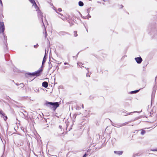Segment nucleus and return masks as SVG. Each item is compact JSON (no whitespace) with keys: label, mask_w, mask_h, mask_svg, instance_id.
Instances as JSON below:
<instances>
[{"label":"nucleus","mask_w":157,"mask_h":157,"mask_svg":"<svg viewBox=\"0 0 157 157\" xmlns=\"http://www.w3.org/2000/svg\"><path fill=\"white\" fill-rule=\"evenodd\" d=\"M47 104H50V105L53 106L55 107V109H56L57 107L59 106V104L58 102H49L47 103Z\"/></svg>","instance_id":"1"},{"label":"nucleus","mask_w":157,"mask_h":157,"mask_svg":"<svg viewBox=\"0 0 157 157\" xmlns=\"http://www.w3.org/2000/svg\"><path fill=\"white\" fill-rule=\"evenodd\" d=\"M0 30L1 33H3L4 30V24L3 22L0 23Z\"/></svg>","instance_id":"2"},{"label":"nucleus","mask_w":157,"mask_h":157,"mask_svg":"<svg viewBox=\"0 0 157 157\" xmlns=\"http://www.w3.org/2000/svg\"><path fill=\"white\" fill-rule=\"evenodd\" d=\"M135 59L138 63H140L142 61V59L140 57L135 58Z\"/></svg>","instance_id":"3"},{"label":"nucleus","mask_w":157,"mask_h":157,"mask_svg":"<svg viewBox=\"0 0 157 157\" xmlns=\"http://www.w3.org/2000/svg\"><path fill=\"white\" fill-rule=\"evenodd\" d=\"M31 3L33 4V6L35 8L36 10H37L38 9V7L36 5V4L34 0H29Z\"/></svg>","instance_id":"4"},{"label":"nucleus","mask_w":157,"mask_h":157,"mask_svg":"<svg viewBox=\"0 0 157 157\" xmlns=\"http://www.w3.org/2000/svg\"><path fill=\"white\" fill-rule=\"evenodd\" d=\"M42 70L41 69L33 73L32 75H36L38 76L40 75V73L42 71Z\"/></svg>","instance_id":"5"},{"label":"nucleus","mask_w":157,"mask_h":157,"mask_svg":"<svg viewBox=\"0 0 157 157\" xmlns=\"http://www.w3.org/2000/svg\"><path fill=\"white\" fill-rule=\"evenodd\" d=\"M48 84L47 82H44L42 83V86L45 88H46L48 86Z\"/></svg>","instance_id":"6"},{"label":"nucleus","mask_w":157,"mask_h":157,"mask_svg":"<svg viewBox=\"0 0 157 157\" xmlns=\"http://www.w3.org/2000/svg\"><path fill=\"white\" fill-rule=\"evenodd\" d=\"M114 153L116 154H117L119 155H121L123 153V151H114Z\"/></svg>","instance_id":"7"},{"label":"nucleus","mask_w":157,"mask_h":157,"mask_svg":"<svg viewBox=\"0 0 157 157\" xmlns=\"http://www.w3.org/2000/svg\"><path fill=\"white\" fill-rule=\"evenodd\" d=\"M78 4L80 6H83V3L81 1H80L79 2Z\"/></svg>","instance_id":"8"},{"label":"nucleus","mask_w":157,"mask_h":157,"mask_svg":"<svg viewBox=\"0 0 157 157\" xmlns=\"http://www.w3.org/2000/svg\"><path fill=\"white\" fill-rule=\"evenodd\" d=\"M46 58H45V56L44 58L43 61L42 62V64H43L44 63H45V61H46Z\"/></svg>","instance_id":"9"},{"label":"nucleus","mask_w":157,"mask_h":157,"mask_svg":"<svg viewBox=\"0 0 157 157\" xmlns=\"http://www.w3.org/2000/svg\"><path fill=\"white\" fill-rule=\"evenodd\" d=\"M2 117H3L5 121L7 119V117L5 116V114L4 116H2Z\"/></svg>","instance_id":"10"},{"label":"nucleus","mask_w":157,"mask_h":157,"mask_svg":"<svg viewBox=\"0 0 157 157\" xmlns=\"http://www.w3.org/2000/svg\"><path fill=\"white\" fill-rule=\"evenodd\" d=\"M139 90H135V91H132L131 92L132 93H136L137 92H138Z\"/></svg>","instance_id":"11"},{"label":"nucleus","mask_w":157,"mask_h":157,"mask_svg":"<svg viewBox=\"0 0 157 157\" xmlns=\"http://www.w3.org/2000/svg\"><path fill=\"white\" fill-rule=\"evenodd\" d=\"M145 132V131H141V134H142V135H144Z\"/></svg>","instance_id":"12"},{"label":"nucleus","mask_w":157,"mask_h":157,"mask_svg":"<svg viewBox=\"0 0 157 157\" xmlns=\"http://www.w3.org/2000/svg\"><path fill=\"white\" fill-rule=\"evenodd\" d=\"M0 113L1 114L2 116H4V113H3L2 111H0Z\"/></svg>","instance_id":"13"},{"label":"nucleus","mask_w":157,"mask_h":157,"mask_svg":"<svg viewBox=\"0 0 157 157\" xmlns=\"http://www.w3.org/2000/svg\"><path fill=\"white\" fill-rule=\"evenodd\" d=\"M58 11L59 12H61L62 11V10L61 8H59L58 10Z\"/></svg>","instance_id":"14"},{"label":"nucleus","mask_w":157,"mask_h":157,"mask_svg":"<svg viewBox=\"0 0 157 157\" xmlns=\"http://www.w3.org/2000/svg\"><path fill=\"white\" fill-rule=\"evenodd\" d=\"M87 155L85 154L83 156V157H86Z\"/></svg>","instance_id":"15"},{"label":"nucleus","mask_w":157,"mask_h":157,"mask_svg":"<svg viewBox=\"0 0 157 157\" xmlns=\"http://www.w3.org/2000/svg\"><path fill=\"white\" fill-rule=\"evenodd\" d=\"M154 151H157V149L155 150H153Z\"/></svg>","instance_id":"16"},{"label":"nucleus","mask_w":157,"mask_h":157,"mask_svg":"<svg viewBox=\"0 0 157 157\" xmlns=\"http://www.w3.org/2000/svg\"><path fill=\"white\" fill-rule=\"evenodd\" d=\"M64 64L65 65H66V64H68V63H65Z\"/></svg>","instance_id":"17"},{"label":"nucleus","mask_w":157,"mask_h":157,"mask_svg":"<svg viewBox=\"0 0 157 157\" xmlns=\"http://www.w3.org/2000/svg\"><path fill=\"white\" fill-rule=\"evenodd\" d=\"M77 36V34H75V36Z\"/></svg>","instance_id":"18"}]
</instances>
